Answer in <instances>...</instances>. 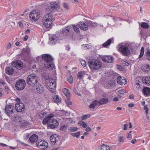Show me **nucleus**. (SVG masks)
<instances>
[{"instance_id":"nucleus-11","label":"nucleus","mask_w":150,"mask_h":150,"mask_svg":"<svg viewBox=\"0 0 150 150\" xmlns=\"http://www.w3.org/2000/svg\"><path fill=\"white\" fill-rule=\"evenodd\" d=\"M13 107L11 105H6L5 106V111L6 114L9 116L13 112Z\"/></svg>"},{"instance_id":"nucleus-19","label":"nucleus","mask_w":150,"mask_h":150,"mask_svg":"<svg viewBox=\"0 0 150 150\" xmlns=\"http://www.w3.org/2000/svg\"><path fill=\"white\" fill-rule=\"evenodd\" d=\"M38 139V136L36 134H34L29 138V140L32 143L34 144L35 141H37Z\"/></svg>"},{"instance_id":"nucleus-33","label":"nucleus","mask_w":150,"mask_h":150,"mask_svg":"<svg viewBox=\"0 0 150 150\" xmlns=\"http://www.w3.org/2000/svg\"><path fill=\"white\" fill-rule=\"evenodd\" d=\"M141 27L144 29H148L149 28V25L145 22H142L141 24Z\"/></svg>"},{"instance_id":"nucleus-9","label":"nucleus","mask_w":150,"mask_h":150,"mask_svg":"<svg viewBox=\"0 0 150 150\" xmlns=\"http://www.w3.org/2000/svg\"><path fill=\"white\" fill-rule=\"evenodd\" d=\"M42 59L45 61L46 63L52 62L54 60L53 57L50 54H44L42 55Z\"/></svg>"},{"instance_id":"nucleus-18","label":"nucleus","mask_w":150,"mask_h":150,"mask_svg":"<svg viewBox=\"0 0 150 150\" xmlns=\"http://www.w3.org/2000/svg\"><path fill=\"white\" fill-rule=\"evenodd\" d=\"M142 81L145 85L147 86L150 85V76H147L143 77Z\"/></svg>"},{"instance_id":"nucleus-24","label":"nucleus","mask_w":150,"mask_h":150,"mask_svg":"<svg viewBox=\"0 0 150 150\" xmlns=\"http://www.w3.org/2000/svg\"><path fill=\"white\" fill-rule=\"evenodd\" d=\"M141 69L144 72H149L150 71V66L147 64L142 66Z\"/></svg>"},{"instance_id":"nucleus-42","label":"nucleus","mask_w":150,"mask_h":150,"mask_svg":"<svg viewBox=\"0 0 150 150\" xmlns=\"http://www.w3.org/2000/svg\"><path fill=\"white\" fill-rule=\"evenodd\" d=\"M78 129V128L76 127H70L69 129V131L70 132H74L76 131Z\"/></svg>"},{"instance_id":"nucleus-2","label":"nucleus","mask_w":150,"mask_h":150,"mask_svg":"<svg viewBox=\"0 0 150 150\" xmlns=\"http://www.w3.org/2000/svg\"><path fill=\"white\" fill-rule=\"evenodd\" d=\"M89 67L92 69L97 70L102 66V63L99 60L96 59H90L88 63Z\"/></svg>"},{"instance_id":"nucleus-60","label":"nucleus","mask_w":150,"mask_h":150,"mask_svg":"<svg viewBox=\"0 0 150 150\" xmlns=\"http://www.w3.org/2000/svg\"><path fill=\"white\" fill-rule=\"evenodd\" d=\"M123 64L124 65L126 66H128L129 65V63L128 62H127L125 61L123 62Z\"/></svg>"},{"instance_id":"nucleus-52","label":"nucleus","mask_w":150,"mask_h":150,"mask_svg":"<svg viewBox=\"0 0 150 150\" xmlns=\"http://www.w3.org/2000/svg\"><path fill=\"white\" fill-rule=\"evenodd\" d=\"M117 68L120 71H122L124 69V67L121 65H117Z\"/></svg>"},{"instance_id":"nucleus-5","label":"nucleus","mask_w":150,"mask_h":150,"mask_svg":"<svg viewBox=\"0 0 150 150\" xmlns=\"http://www.w3.org/2000/svg\"><path fill=\"white\" fill-rule=\"evenodd\" d=\"M26 82L23 79L18 80L16 82L15 87L16 89L18 91L23 90L25 87Z\"/></svg>"},{"instance_id":"nucleus-13","label":"nucleus","mask_w":150,"mask_h":150,"mask_svg":"<svg viewBox=\"0 0 150 150\" xmlns=\"http://www.w3.org/2000/svg\"><path fill=\"white\" fill-rule=\"evenodd\" d=\"M101 59L104 62L110 63L113 62L114 58L110 56H105L102 57Z\"/></svg>"},{"instance_id":"nucleus-37","label":"nucleus","mask_w":150,"mask_h":150,"mask_svg":"<svg viewBox=\"0 0 150 150\" xmlns=\"http://www.w3.org/2000/svg\"><path fill=\"white\" fill-rule=\"evenodd\" d=\"M144 49L143 47H142L141 49L140 54L139 56V58L140 59L144 55Z\"/></svg>"},{"instance_id":"nucleus-34","label":"nucleus","mask_w":150,"mask_h":150,"mask_svg":"<svg viewBox=\"0 0 150 150\" xmlns=\"http://www.w3.org/2000/svg\"><path fill=\"white\" fill-rule=\"evenodd\" d=\"M85 74V73L84 71H81L78 73L77 75V77L79 79H81L83 75Z\"/></svg>"},{"instance_id":"nucleus-3","label":"nucleus","mask_w":150,"mask_h":150,"mask_svg":"<svg viewBox=\"0 0 150 150\" xmlns=\"http://www.w3.org/2000/svg\"><path fill=\"white\" fill-rule=\"evenodd\" d=\"M38 79L35 74L29 75L26 79L27 83L29 85L35 86L38 83Z\"/></svg>"},{"instance_id":"nucleus-55","label":"nucleus","mask_w":150,"mask_h":150,"mask_svg":"<svg viewBox=\"0 0 150 150\" xmlns=\"http://www.w3.org/2000/svg\"><path fill=\"white\" fill-rule=\"evenodd\" d=\"M124 138L123 137L120 136L119 137V142H122L124 141Z\"/></svg>"},{"instance_id":"nucleus-7","label":"nucleus","mask_w":150,"mask_h":150,"mask_svg":"<svg viewBox=\"0 0 150 150\" xmlns=\"http://www.w3.org/2000/svg\"><path fill=\"white\" fill-rule=\"evenodd\" d=\"M11 65L12 66L19 70L22 69L23 66V62L19 60H16L15 62H13L11 63Z\"/></svg>"},{"instance_id":"nucleus-30","label":"nucleus","mask_w":150,"mask_h":150,"mask_svg":"<svg viewBox=\"0 0 150 150\" xmlns=\"http://www.w3.org/2000/svg\"><path fill=\"white\" fill-rule=\"evenodd\" d=\"M61 98L57 95H56L55 97L53 98L52 99V100L56 103L61 102Z\"/></svg>"},{"instance_id":"nucleus-41","label":"nucleus","mask_w":150,"mask_h":150,"mask_svg":"<svg viewBox=\"0 0 150 150\" xmlns=\"http://www.w3.org/2000/svg\"><path fill=\"white\" fill-rule=\"evenodd\" d=\"M80 132H78L75 133H71V134L73 136L77 138H79Z\"/></svg>"},{"instance_id":"nucleus-51","label":"nucleus","mask_w":150,"mask_h":150,"mask_svg":"<svg viewBox=\"0 0 150 150\" xmlns=\"http://www.w3.org/2000/svg\"><path fill=\"white\" fill-rule=\"evenodd\" d=\"M81 64L84 67H86V62L84 60H82L81 61Z\"/></svg>"},{"instance_id":"nucleus-46","label":"nucleus","mask_w":150,"mask_h":150,"mask_svg":"<svg viewBox=\"0 0 150 150\" xmlns=\"http://www.w3.org/2000/svg\"><path fill=\"white\" fill-rule=\"evenodd\" d=\"M127 83L126 79L124 77V79H122V81L120 82V85H125Z\"/></svg>"},{"instance_id":"nucleus-23","label":"nucleus","mask_w":150,"mask_h":150,"mask_svg":"<svg viewBox=\"0 0 150 150\" xmlns=\"http://www.w3.org/2000/svg\"><path fill=\"white\" fill-rule=\"evenodd\" d=\"M6 73L9 75H12L14 72V70L11 67H8L5 69Z\"/></svg>"},{"instance_id":"nucleus-50","label":"nucleus","mask_w":150,"mask_h":150,"mask_svg":"<svg viewBox=\"0 0 150 150\" xmlns=\"http://www.w3.org/2000/svg\"><path fill=\"white\" fill-rule=\"evenodd\" d=\"M73 90L74 92L77 95L79 96H81V94L80 93H79L77 91L75 88V87L73 88Z\"/></svg>"},{"instance_id":"nucleus-49","label":"nucleus","mask_w":150,"mask_h":150,"mask_svg":"<svg viewBox=\"0 0 150 150\" xmlns=\"http://www.w3.org/2000/svg\"><path fill=\"white\" fill-rule=\"evenodd\" d=\"M68 81L70 83L72 84L73 83V78L72 76L70 77L67 79Z\"/></svg>"},{"instance_id":"nucleus-22","label":"nucleus","mask_w":150,"mask_h":150,"mask_svg":"<svg viewBox=\"0 0 150 150\" xmlns=\"http://www.w3.org/2000/svg\"><path fill=\"white\" fill-rule=\"evenodd\" d=\"M49 82L48 87L51 89L54 90L56 87V82L53 81L52 80H50Z\"/></svg>"},{"instance_id":"nucleus-8","label":"nucleus","mask_w":150,"mask_h":150,"mask_svg":"<svg viewBox=\"0 0 150 150\" xmlns=\"http://www.w3.org/2000/svg\"><path fill=\"white\" fill-rule=\"evenodd\" d=\"M34 90L38 93H43L44 89V87L40 83H37L35 86H33Z\"/></svg>"},{"instance_id":"nucleus-25","label":"nucleus","mask_w":150,"mask_h":150,"mask_svg":"<svg viewBox=\"0 0 150 150\" xmlns=\"http://www.w3.org/2000/svg\"><path fill=\"white\" fill-rule=\"evenodd\" d=\"M142 92L145 95L149 96L150 95V88L147 87H144Z\"/></svg>"},{"instance_id":"nucleus-10","label":"nucleus","mask_w":150,"mask_h":150,"mask_svg":"<svg viewBox=\"0 0 150 150\" xmlns=\"http://www.w3.org/2000/svg\"><path fill=\"white\" fill-rule=\"evenodd\" d=\"M25 106L21 103H17L15 105V108L16 111L18 112L23 111L25 109Z\"/></svg>"},{"instance_id":"nucleus-16","label":"nucleus","mask_w":150,"mask_h":150,"mask_svg":"<svg viewBox=\"0 0 150 150\" xmlns=\"http://www.w3.org/2000/svg\"><path fill=\"white\" fill-rule=\"evenodd\" d=\"M78 26L81 29L83 30H86L88 29V24H86L83 22H79Z\"/></svg>"},{"instance_id":"nucleus-39","label":"nucleus","mask_w":150,"mask_h":150,"mask_svg":"<svg viewBox=\"0 0 150 150\" xmlns=\"http://www.w3.org/2000/svg\"><path fill=\"white\" fill-rule=\"evenodd\" d=\"M135 85L136 88L139 89L140 88V84L141 83V82L139 80H137L135 81Z\"/></svg>"},{"instance_id":"nucleus-26","label":"nucleus","mask_w":150,"mask_h":150,"mask_svg":"<svg viewBox=\"0 0 150 150\" xmlns=\"http://www.w3.org/2000/svg\"><path fill=\"white\" fill-rule=\"evenodd\" d=\"M70 30V29L68 27H67L66 28H63L62 30V33L63 35L65 37L67 36Z\"/></svg>"},{"instance_id":"nucleus-62","label":"nucleus","mask_w":150,"mask_h":150,"mask_svg":"<svg viewBox=\"0 0 150 150\" xmlns=\"http://www.w3.org/2000/svg\"><path fill=\"white\" fill-rule=\"evenodd\" d=\"M11 45L10 43H9L8 44V45L6 47V49L7 50H8V49H10L11 47Z\"/></svg>"},{"instance_id":"nucleus-53","label":"nucleus","mask_w":150,"mask_h":150,"mask_svg":"<svg viewBox=\"0 0 150 150\" xmlns=\"http://www.w3.org/2000/svg\"><path fill=\"white\" fill-rule=\"evenodd\" d=\"M125 92V90L124 89H122L119 91L118 92L120 94H123Z\"/></svg>"},{"instance_id":"nucleus-4","label":"nucleus","mask_w":150,"mask_h":150,"mask_svg":"<svg viewBox=\"0 0 150 150\" xmlns=\"http://www.w3.org/2000/svg\"><path fill=\"white\" fill-rule=\"evenodd\" d=\"M118 50L124 56H127L130 54V51L125 45L122 43L119 44L117 47Z\"/></svg>"},{"instance_id":"nucleus-44","label":"nucleus","mask_w":150,"mask_h":150,"mask_svg":"<svg viewBox=\"0 0 150 150\" xmlns=\"http://www.w3.org/2000/svg\"><path fill=\"white\" fill-rule=\"evenodd\" d=\"M90 116L91 115L89 114L82 115L81 116V118L82 120H85L87 118H89Z\"/></svg>"},{"instance_id":"nucleus-59","label":"nucleus","mask_w":150,"mask_h":150,"mask_svg":"<svg viewBox=\"0 0 150 150\" xmlns=\"http://www.w3.org/2000/svg\"><path fill=\"white\" fill-rule=\"evenodd\" d=\"M18 24L19 25V26L21 28H22L23 27V24L21 21H20L19 22Z\"/></svg>"},{"instance_id":"nucleus-6","label":"nucleus","mask_w":150,"mask_h":150,"mask_svg":"<svg viewBox=\"0 0 150 150\" xmlns=\"http://www.w3.org/2000/svg\"><path fill=\"white\" fill-rule=\"evenodd\" d=\"M39 14L38 12L36 13V11H32L30 13L29 15L30 19L33 21H38L39 18Z\"/></svg>"},{"instance_id":"nucleus-43","label":"nucleus","mask_w":150,"mask_h":150,"mask_svg":"<svg viewBox=\"0 0 150 150\" xmlns=\"http://www.w3.org/2000/svg\"><path fill=\"white\" fill-rule=\"evenodd\" d=\"M73 27L74 31L76 32L77 33H79V28H78L77 25H73Z\"/></svg>"},{"instance_id":"nucleus-45","label":"nucleus","mask_w":150,"mask_h":150,"mask_svg":"<svg viewBox=\"0 0 150 150\" xmlns=\"http://www.w3.org/2000/svg\"><path fill=\"white\" fill-rule=\"evenodd\" d=\"M124 77H121V76H119L117 78V83L120 84V82L122 81V79H124Z\"/></svg>"},{"instance_id":"nucleus-47","label":"nucleus","mask_w":150,"mask_h":150,"mask_svg":"<svg viewBox=\"0 0 150 150\" xmlns=\"http://www.w3.org/2000/svg\"><path fill=\"white\" fill-rule=\"evenodd\" d=\"M70 97L65 100V102L67 105H71L72 104V103L69 100Z\"/></svg>"},{"instance_id":"nucleus-21","label":"nucleus","mask_w":150,"mask_h":150,"mask_svg":"<svg viewBox=\"0 0 150 150\" xmlns=\"http://www.w3.org/2000/svg\"><path fill=\"white\" fill-rule=\"evenodd\" d=\"M41 142L39 148L41 149H45L48 146V144L45 141H43L42 142Z\"/></svg>"},{"instance_id":"nucleus-40","label":"nucleus","mask_w":150,"mask_h":150,"mask_svg":"<svg viewBox=\"0 0 150 150\" xmlns=\"http://www.w3.org/2000/svg\"><path fill=\"white\" fill-rule=\"evenodd\" d=\"M67 128V125H64L60 126V130L62 131L65 130Z\"/></svg>"},{"instance_id":"nucleus-63","label":"nucleus","mask_w":150,"mask_h":150,"mask_svg":"<svg viewBox=\"0 0 150 150\" xmlns=\"http://www.w3.org/2000/svg\"><path fill=\"white\" fill-rule=\"evenodd\" d=\"M28 38V35H25V37L23 38V41H26Z\"/></svg>"},{"instance_id":"nucleus-58","label":"nucleus","mask_w":150,"mask_h":150,"mask_svg":"<svg viewBox=\"0 0 150 150\" xmlns=\"http://www.w3.org/2000/svg\"><path fill=\"white\" fill-rule=\"evenodd\" d=\"M85 122L82 120L79 121L78 122L79 124H80V125H83Z\"/></svg>"},{"instance_id":"nucleus-15","label":"nucleus","mask_w":150,"mask_h":150,"mask_svg":"<svg viewBox=\"0 0 150 150\" xmlns=\"http://www.w3.org/2000/svg\"><path fill=\"white\" fill-rule=\"evenodd\" d=\"M50 40L49 43L50 45H54L55 44L58 40V38L56 35H52L49 38Z\"/></svg>"},{"instance_id":"nucleus-31","label":"nucleus","mask_w":150,"mask_h":150,"mask_svg":"<svg viewBox=\"0 0 150 150\" xmlns=\"http://www.w3.org/2000/svg\"><path fill=\"white\" fill-rule=\"evenodd\" d=\"M62 91L63 93L65 95L67 98H69V97H70V94L69 91V90L66 88H64L63 89Z\"/></svg>"},{"instance_id":"nucleus-57","label":"nucleus","mask_w":150,"mask_h":150,"mask_svg":"<svg viewBox=\"0 0 150 150\" xmlns=\"http://www.w3.org/2000/svg\"><path fill=\"white\" fill-rule=\"evenodd\" d=\"M42 140H41V141H40V142H38L37 141H36V146L39 147V146L40 145V143H41V142H42Z\"/></svg>"},{"instance_id":"nucleus-20","label":"nucleus","mask_w":150,"mask_h":150,"mask_svg":"<svg viewBox=\"0 0 150 150\" xmlns=\"http://www.w3.org/2000/svg\"><path fill=\"white\" fill-rule=\"evenodd\" d=\"M42 20H53L52 14L50 13H48L45 14Z\"/></svg>"},{"instance_id":"nucleus-35","label":"nucleus","mask_w":150,"mask_h":150,"mask_svg":"<svg viewBox=\"0 0 150 150\" xmlns=\"http://www.w3.org/2000/svg\"><path fill=\"white\" fill-rule=\"evenodd\" d=\"M100 150H110V148L107 145L103 144L101 145V147Z\"/></svg>"},{"instance_id":"nucleus-36","label":"nucleus","mask_w":150,"mask_h":150,"mask_svg":"<svg viewBox=\"0 0 150 150\" xmlns=\"http://www.w3.org/2000/svg\"><path fill=\"white\" fill-rule=\"evenodd\" d=\"M108 86H109L110 87V88H115V85L114 81L112 80H110L108 81Z\"/></svg>"},{"instance_id":"nucleus-28","label":"nucleus","mask_w":150,"mask_h":150,"mask_svg":"<svg viewBox=\"0 0 150 150\" xmlns=\"http://www.w3.org/2000/svg\"><path fill=\"white\" fill-rule=\"evenodd\" d=\"M57 135L56 134L52 135L50 138V140L51 142L53 144H55L56 142L58 141V140H56Z\"/></svg>"},{"instance_id":"nucleus-54","label":"nucleus","mask_w":150,"mask_h":150,"mask_svg":"<svg viewBox=\"0 0 150 150\" xmlns=\"http://www.w3.org/2000/svg\"><path fill=\"white\" fill-rule=\"evenodd\" d=\"M63 6L65 8L68 9H69L68 5L66 3H63Z\"/></svg>"},{"instance_id":"nucleus-48","label":"nucleus","mask_w":150,"mask_h":150,"mask_svg":"<svg viewBox=\"0 0 150 150\" xmlns=\"http://www.w3.org/2000/svg\"><path fill=\"white\" fill-rule=\"evenodd\" d=\"M146 56L148 57V58H147V59L149 60V58L150 57V50L149 49H148L147 50V51L146 53Z\"/></svg>"},{"instance_id":"nucleus-14","label":"nucleus","mask_w":150,"mask_h":150,"mask_svg":"<svg viewBox=\"0 0 150 150\" xmlns=\"http://www.w3.org/2000/svg\"><path fill=\"white\" fill-rule=\"evenodd\" d=\"M99 106V101L96 100L93 101L89 106V108L92 109H94L95 108H97Z\"/></svg>"},{"instance_id":"nucleus-17","label":"nucleus","mask_w":150,"mask_h":150,"mask_svg":"<svg viewBox=\"0 0 150 150\" xmlns=\"http://www.w3.org/2000/svg\"><path fill=\"white\" fill-rule=\"evenodd\" d=\"M53 20H42V23L44 26L47 28L50 27Z\"/></svg>"},{"instance_id":"nucleus-12","label":"nucleus","mask_w":150,"mask_h":150,"mask_svg":"<svg viewBox=\"0 0 150 150\" xmlns=\"http://www.w3.org/2000/svg\"><path fill=\"white\" fill-rule=\"evenodd\" d=\"M50 6L48 7V8L51 12H52L54 9H56L59 7V4L56 2L52 1L50 3Z\"/></svg>"},{"instance_id":"nucleus-38","label":"nucleus","mask_w":150,"mask_h":150,"mask_svg":"<svg viewBox=\"0 0 150 150\" xmlns=\"http://www.w3.org/2000/svg\"><path fill=\"white\" fill-rule=\"evenodd\" d=\"M46 64H47L45 67H47L48 68H50L52 69H53V67H54V64H52V62H51L47 63Z\"/></svg>"},{"instance_id":"nucleus-64","label":"nucleus","mask_w":150,"mask_h":150,"mask_svg":"<svg viewBox=\"0 0 150 150\" xmlns=\"http://www.w3.org/2000/svg\"><path fill=\"white\" fill-rule=\"evenodd\" d=\"M112 100L114 101H117L119 100L118 98L117 97H115Z\"/></svg>"},{"instance_id":"nucleus-29","label":"nucleus","mask_w":150,"mask_h":150,"mask_svg":"<svg viewBox=\"0 0 150 150\" xmlns=\"http://www.w3.org/2000/svg\"><path fill=\"white\" fill-rule=\"evenodd\" d=\"M88 26L92 27H96L97 26L98 24L96 23L93 22L91 21H87Z\"/></svg>"},{"instance_id":"nucleus-27","label":"nucleus","mask_w":150,"mask_h":150,"mask_svg":"<svg viewBox=\"0 0 150 150\" xmlns=\"http://www.w3.org/2000/svg\"><path fill=\"white\" fill-rule=\"evenodd\" d=\"M109 101L108 99V98H102L99 101V106L100 105L107 104Z\"/></svg>"},{"instance_id":"nucleus-32","label":"nucleus","mask_w":150,"mask_h":150,"mask_svg":"<svg viewBox=\"0 0 150 150\" xmlns=\"http://www.w3.org/2000/svg\"><path fill=\"white\" fill-rule=\"evenodd\" d=\"M112 41V39H109L104 43L102 45L103 47H105L111 44Z\"/></svg>"},{"instance_id":"nucleus-1","label":"nucleus","mask_w":150,"mask_h":150,"mask_svg":"<svg viewBox=\"0 0 150 150\" xmlns=\"http://www.w3.org/2000/svg\"><path fill=\"white\" fill-rule=\"evenodd\" d=\"M54 115L53 114H50L45 118L42 121L43 124L46 125L47 123L48 127L51 129L57 127L59 125L58 122L56 120L52 119Z\"/></svg>"},{"instance_id":"nucleus-56","label":"nucleus","mask_w":150,"mask_h":150,"mask_svg":"<svg viewBox=\"0 0 150 150\" xmlns=\"http://www.w3.org/2000/svg\"><path fill=\"white\" fill-rule=\"evenodd\" d=\"M132 137V135L130 133H127L126 136V137L127 139L131 138Z\"/></svg>"},{"instance_id":"nucleus-61","label":"nucleus","mask_w":150,"mask_h":150,"mask_svg":"<svg viewBox=\"0 0 150 150\" xmlns=\"http://www.w3.org/2000/svg\"><path fill=\"white\" fill-rule=\"evenodd\" d=\"M137 141V140L136 139H133L131 141V142L133 144H135L136 142Z\"/></svg>"}]
</instances>
